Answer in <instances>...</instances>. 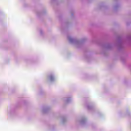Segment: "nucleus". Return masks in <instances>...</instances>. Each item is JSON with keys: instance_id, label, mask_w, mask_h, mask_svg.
Wrapping results in <instances>:
<instances>
[{"instance_id": "1", "label": "nucleus", "mask_w": 131, "mask_h": 131, "mask_svg": "<svg viewBox=\"0 0 131 131\" xmlns=\"http://www.w3.org/2000/svg\"><path fill=\"white\" fill-rule=\"evenodd\" d=\"M49 79L50 80H54V76L53 75H50L49 76Z\"/></svg>"}]
</instances>
